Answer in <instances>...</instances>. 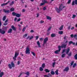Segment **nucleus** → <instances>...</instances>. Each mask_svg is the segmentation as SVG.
Returning a JSON list of instances; mask_svg holds the SVG:
<instances>
[{
	"mask_svg": "<svg viewBox=\"0 0 77 77\" xmlns=\"http://www.w3.org/2000/svg\"><path fill=\"white\" fill-rule=\"evenodd\" d=\"M66 7V6H63V5L61 4L59 7V8L56 7L55 8V9L57 11V13H60V11H62L63 9V8H64Z\"/></svg>",
	"mask_w": 77,
	"mask_h": 77,
	"instance_id": "obj_1",
	"label": "nucleus"
},
{
	"mask_svg": "<svg viewBox=\"0 0 77 77\" xmlns=\"http://www.w3.org/2000/svg\"><path fill=\"white\" fill-rule=\"evenodd\" d=\"M69 51H70V48H68L66 50V54H68L69 56H71L72 55V52H70L68 54V53L69 52Z\"/></svg>",
	"mask_w": 77,
	"mask_h": 77,
	"instance_id": "obj_2",
	"label": "nucleus"
},
{
	"mask_svg": "<svg viewBox=\"0 0 77 77\" xmlns=\"http://www.w3.org/2000/svg\"><path fill=\"white\" fill-rule=\"evenodd\" d=\"M68 41H66L65 42V44H63L61 46V48H66V45H67V44H68Z\"/></svg>",
	"mask_w": 77,
	"mask_h": 77,
	"instance_id": "obj_3",
	"label": "nucleus"
},
{
	"mask_svg": "<svg viewBox=\"0 0 77 77\" xmlns=\"http://www.w3.org/2000/svg\"><path fill=\"white\" fill-rule=\"evenodd\" d=\"M19 54V53H18V52L17 51H15L14 57H13V59H14V60H16V58H17V56H18Z\"/></svg>",
	"mask_w": 77,
	"mask_h": 77,
	"instance_id": "obj_4",
	"label": "nucleus"
},
{
	"mask_svg": "<svg viewBox=\"0 0 77 77\" xmlns=\"http://www.w3.org/2000/svg\"><path fill=\"white\" fill-rule=\"evenodd\" d=\"M48 37H46L45 39H44L43 41V47H44L45 44H47V41H48Z\"/></svg>",
	"mask_w": 77,
	"mask_h": 77,
	"instance_id": "obj_5",
	"label": "nucleus"
},
{
	"mask_svg": "<svg viewBox=\"0 0 77 77\" xmlns=\"http://www.w3.org/2000/svg\"><path fill=\"white\" fill-rule=\"evenodd\" d=\"M26 54H30V50H29V48H26Z\"/></svg>",
	"mask_w": 77,
	"mask_h": 77,
	"instance_id": "obj_6",
	"label": "nucleus"
},
{
	"mask_svg": "<svg viewBox=\"0 0 77 77\" xmlns=\"http://www.w3.org/2000/svg\"><path fill=\"white\" fill-rule=\"evenodd\" d=\"M5 30L2 29H0V33H1L2 35H4V34H5Z\"/></svg>",
	"mask_w": 77,
	"mask_h": 77,
	"instance_id": "obj_7",
	"label": "nucleus"
},
{
	"mask_svg": "<svg viewBox=\"0 0 77 77\" xmlns=\"http://www.w3.org/2000/svg\"><path fill=\"white\" fill-rule=\"evenodd\" d=\"M4 12L5 13H7V14H9V12H10V11L9 10H6L5 9H3Z\"/></svg>",
	"mask_w": 77,
	"mask_h": 77,
	"instance_id": "obj_8",
	"label": "nucleus"
},
{
	"mask_svg": "<svg viewBox=\"0 0 77 77\" xmlns=\"http://www.w3.org/2000/svg\"><path fill=\"white\" fill-rule=\"evenodd\" d=\"M10 2V1H9L8 2H7L6 3H4L3 4H1V6L2 7H3V6H5V5H8L9 3V2Z\"/></svg>",
	"mask_w": 77,
	"mask_h": 77,
	"instance_id": "obj_9",
	"label": "nucleus"
},
{
	"mask_svg": "<svg viewBox=\"0 0 77 77\" xmlns=\"http://www.w3.org/2000/svg\"><path fill=\"white\" fill-rule=\"evenodd\" d=\"M68 71H69V67H66L63 70L64 71H66V72Z\"/></svg>",
	"mask_w": 77,
	"mask_h": 77,
	"instance_id": "obj_10",
	"label": "nucleus"
},
{
	"mask_svg": "<svg viewBox=\"0 0 77 77\" xmlns=\"http://www.w3.org/2000/svg\"><path fill=\"white\" fill-rule=\"evenodd\" d=\"M37 44L38 45V47L39 48H40L41 47V45H40V43L39 42V41H38L37 42Z\"/></svg>",
	"mask_w": 77,
	"mask_h": 77,
	"instance_id": "obj_11",
	"label": "nucleus"
},
{
	"mask_svg": "<svg viewBox=\"0 0 77 77\" xmlns=\"http://www.w3.org/2000/svg\"><path fill=\"white\" fill-rule=\"evenodd\" d=\"M73 44V45H75V43L73 42L72 41H70L69 42V44Z\"/></svg>",
	"mask_w": 77,
	"mask_h": 77,
	"instance_id": "obj_12",
	"label": "nucleus"
},
{
	"mask_svg": "<svg viewBox=\"0 0 77 77\" xmlns=\"http://www.w3.org/2000/svg\"><path fill=\"white\" fill-rule=\"evenodd\" d=\"M16 16L18 18H20V17H21V14H17L16 15Z\"/></svg>",
	"mask_w": 77,
	"mask_h": 77,
	"instance_id": "obj_13",
	"label": "nucleus"
},
{
	"mask_svg": "<svg viewBox=\"0 0 77 77\" xmlns=\"http://www.w3.org/2000/svg\"><path fill=\"white\" fill-rule=\"evenodd\" d=\"M11 27L14 30H16V28L14 26L12 25L11 26Z\"/></svg>",
	"mask_w": 77,
	"mask_h": 77,
	"instance_id": "obj_14",
	"label": "nucleus"
},
{
	"mask_svg": "<svg viewBox=\"0 0 77 77\" xmlns=\"http://www.w3.org/2000/svg\"><path fill=\"white\" fill-rule=\"evenodd\" d=\"M56 36V34L54 33H52L51 35V36L52 38H53L54 37H55Z\"/></svg>",
	"mask_w": 77,
	"mask_h": 77,
	"instance_id": "obj_15",
	"label": "nucleus"
},
{
	"mask_svg": "<svg viewBox=\"0 0 77 77\" xmlns=\"http://www.w3.org/2000/svg\"><path fill=\"white\" fill-rule=\"evenodd\" d=\"M11 65L12 68H14L15 67V64H14V63L12 61L11 63Z\"/></svg>",
	"mask_w": 77,
	"mask_h": 77,
	"instance_id": "obj_16",
	"label": "nucleus"
},
{
	"mask_svg": "<svg viewBox=\"0 0 77 77\" xmlns=\"http://www.w3.org/2000/svg\"><path fill=\"white\" fill-rule=\"evenodd\" d=\"M47 20H51V17H50V16H48L46 17Z\"/></svg>",
	"mask_w": 77,
	"mask_h": 77,
	"instance_id": "obj_17",
	"label": "nucleus"
},
{
	"mask_svg": "<svg viewBox=\"0 0 77 77\" xmlns=\"http://www.w3.org/2000/svg\"><path fill=\"white\" fill-rule=\"evenodd\" d=\"M6 18V16H4L2 19L3 21H5Z\"/></svg>",
	"mask_w": 77,
	"mask_h": 77,
	"instance_id": "obj_18",
	"label": "nucleus"
},
{
	"mask_svg": "<svg viewBox=\"0 0 77 77\" xmlns=\"http://www.w3.org/2000/svg\"><path fill=\"white\" fill-rule=\"evenodd\" d=\"M63 25H62L59 28L60 30H63Z\"/></svg>",
	"mask_w": 77,
	"mask_h": 77,
	"instance_id": "obj_19",
	"label": "nucleus"
},
{
	"mask_svg": "<svg viewBox=\"0 0 77 77\" xmlns=\"http://www.w3.org/2000/svg\"><path fill=\"white\" fill-rule=\"evenodd\" d=\"M12 29H10L8 31V33H12Z\"/></svg>",
	"mask_w": 77,
	"mask_h": 77,
	"instance_id": "obj_20",
	"label": "nucleus"
},
{
	"mask_svg": "<svg viewBox=\"0 0 77 77\" xmlns=\"http://www.w3.org/2000/svg\"><path fill=\"white\" fill-rule=\"evenodd\" d=\"M60 51L59 50H57L55 51V54H59V52H60Z\"/></svg>",
	"mask_w": 77,
	"mask_h": 77,
	"instance_id": "obj_21",
	"label": "nucleus"
},
{
	"mask_svg": "<svg viewBox=\"0 0 77 77\" xmlns=\"http://www.w3.org/2000/svg\"><path fill=\"white\" fill-rule=\"evenodd\" d=\"M42 2L43 3H44V4H45V3H47V1L46 0H43L42 1Z\"/></svg>",
	"mask_w": 77,
	"mask_h": 77,
	"instance_id": "obj_22",
	"label": "nucleus"
},
{
	"mask_svg": "<svg viewBox=\"0 0 77 77\" xmlns=\"http://www.w3.org/2000/svg\"><path fill=\"white\" fill-rule=\"evenodd\" d=\"M25 74H26L28 76H29L30 73L29 72H27L26 73H25Z\"/></svg>",
	"mask_w": 77,
	"mask_h": 77,
	"instance_id": "obj_23",
	"label": "nucleus"
},
{
	"mask_svg": "<svg viewBox=\"0 0 77 77\" xmlns=\"http://www.w3.org/2000/svg\"><path fill=\"white\" fill-rule=\"evenodd\" d=\"M63 31H60L58 32V33L60 34V35H62L63 34Z\"/></svg>",
	"mask_w": 77,
	"mask_h": 77,
	"instance_id": "obj_24",
	"label": "nucleus"
},
{
	"mask_svg": "<svg viewBox=\"0 0 77 77\" xmlns=\"http://www.w3.org/2000/svg\"><path fill=\"white\" fill-rule=\"evenodd\" d=\"M12 15H13V16H16V15H17V13H15V12H13L12 13Z\"/></svg>",
	"mask_w": 77,
	"mask_h": 77,
	"instance_id": "obj_25",
	"label": "nucleus"
},
{
	"mask_svg": "<svg viewBox=\"0 0 77 77\" xmlns=\"http://www.w3.org/2000/svg\"><path fill=\"white\" fill-rule=\"evenodd\" d=\"M45 71L46 72H50V70L47 69H45Z\"/></svg>",
	"mask_w": 77,
	"mask_h": 77,
	"instance_id": "obj_26",
	"label": "nucleus"
},
{
	"mask_svg": "<svg viewBox=\"0 0 77 77\" xmlns=\"http://www.w3.org/2000/svg\"><path fill=\"white\" fill-rule=\"evenodd\" d=\"M8 67H9V68H10V69H12V66L10 64H8Z\"/></svg>",
	"mask_w": 77,
	"mask_h": 77,
	"instance_id": "obj_27",
	"label": "nucleus"
},
{
	"mask_svg": "<svg viewBox=\"0 0 77 77\" xmlns=\"http://www.w3.org/2000/svg\"><path fill=\"white\" fill-rule=\"evenodd\" d=\"M58 50H59V51H60V50H61V46H59L58 47Z\"/></svg>",
	"mask_w": 77,
	"mask_h": 77,
	"instance_id": "obj_28",
	"label": "nucleus"
},
{
	"mask_svg": "<svg viewBox=\"0 0 77 77\" xmlns=\"http://www.w3.org/2000/svg\"><path fill=\"white\" fill-rule=\"evenodd\" d=\"M14 10H15V9H14V8H12L10 9V11L12 12L13 11H14Z\"/></svg>",
	"mask_w": 77,
	"mask_h": 77,
	"instance_id": "obj_29",
	"label": "nucleus"
},
{
	"mask_svg": "<svg viewBox=\"0 0 77 77\" xmlns=\"http://www.w3.org/2000/svg\"><path fill=\"white\" fill-rule=\"evenodd\" d=\"M51 74H52V75H54L55 74V72H54L53 71H51Z\"/></svg>",
	"mask_w": 77,
	"mask_h": 77,
	"instance_id": "obj_30",
	"label": "nucleus"
},
{
	"mask_svg": "<svg viewBox=\"0 0 77 77\" xmlns=\"http://www.w3.org/2000/svg\"><path fill=\"white\" fill-rule=\"evenodd\" d=\"M55 72L56 75H58V74H59V73H58V70H57L56 71H55Z\"/></svg>",
	"mask_w": 77,
	"mask_h": 77,
	"instance_id": "obj_31",
	"label": "nucleus"
},
{
	"mask_svg": "<svg viewBox=\"0 0 77 77\" xmlns=\"http://www.w3.org/2000/svg\"><path fill=\"white\" fill-rule=\"evenodd\" d=\"M56 64V62H54L52 63V66L54 68V66L55 65V64Z\"/></svg>",
	"mask_w": 77,
	"mask_h": 77,
	"instance_id": "obj_32",
	"label": "nucleus"
},
{
	"mask_svg": "<svg viewBox=\"0 0 77 77\" xmlns=\"http://www.w3.org/2000/svg\"><path fill=\"white\" fill-rule=\"evenodd\" d=\"M3 75V72H2L0 73V77H2Z\"/></svg>",
	"mask_w": 77,
	"mask_h": 77,
	"instance_id": "obj_33",
	"label": "nucleus"
},
{
	"mask_svg": "<svg viewBox=\"0 0 77 77\" xmlns=\"http://www.w3.org/2000/svg\"><path fill=\"white\" fill-rule=\"evenodd\" d=\"M45 66V64L44 63L42 64V67L43 68H44Z\"/></svg>",
	"mask_w": 77,
	"mask_h": 77,
	"instance_id": "obj_34",
	"label": "nucleus"
},
{
	"mask_svg": "<svg viewBox=\"0 0 77 77\" xmlns=\"http://www.w3.org/2000/svg\"><path fill=\"white\" fill-rule=\"evenodd\" d=\"M66 55L65 54H63L61 55V57H62L63 58V57H65V56Z\"/></svg>",
	"mask_w": 77,
	"mask_h": 77,
	"instance_id": "obj_35",
	"label": "nucleus"
},
{
	"mask_svg": "<svg viewBox=\"0 0 77 77\" xmlns=\"http://www.w3.org/2000/svg\"><path fill=\"white\" fill-rule=\"evenodd\" d=\"M74 57L75 59L76 60H77V54H76L75 56H74Z\"/></svg>",
	"mask_w": 77,
	"mask_h": 77,
	"instance_id": "obj_36",
	"label": "nucleus"
},
{
	"mask_svg": "<svg viewBox=\"0 0 77 77\" xmlns=\"http://www.w3.org/2000/svg\"><path fill=\"white\" fill-rule=\"evenodd\" d=\"M76 65H77V64H76V63H74L73 66V68H75Z\"/></svg>",
	"mask_w": 77,
	"mask_h": 77,
	"instance_id": "obj_37",
	"label": "nucleus"
},
{
	"mask_svg": "<svg viewBox=\"0 0 77 77\" xmlns=\"http://www.w3.org/2000/svg\"><path fill=\"white\" fill-rule=\"evenodd\" d=\"M74 37L75 38V39H77V35H74Z\"/></svg>",
	"mask_w": 77,
	"mask_h": 77,
	"instance_id": "obj_38",
	"label": "nucleus"
},
{
	"mask_svg": "<svg viewBox=\"0 0 77 77\" xmlns=\"http://www.w3.org/2000/svg\"><path fill=\"white\" fill-rule=\"evenodd\" d=\"M26 36H27V34H26L23 35V38H26Z\"/></svg>",
	"mask_w": 77,
	"mask_h": 77,
	"instance_id": "obj_39",
	"label": "nucleus"
},
{
	"mask_svg": "<svg viewBox=\"0 0 77 77\" xmlns=\"http://www.w3.org/2000/svg\"><path fill=\"white\" fill-rule=\"evenodd\" d=\"M74 62V61H72L71 63V65H73Z\"/></svg>",
	"mask_w": 77,
	"mask_h": 77,
	"instance_id": "obj_40",
	"label": "nucleus"
},
{
	"mask_svg": "<svg viewBox=\"0 0 77 77\" xmlns=\"http://www.w3.org/2000/svg\"><path fill=\"white\" fill-rule=\"evenodd\" d=\"M7 29H8V26H4V30H7Z\"/></svg>",
	"mask_w": 77,
	"mask_h": 77,
	"instance_id": "obj_41",
	"label": "nucleus"
},
{
	"mask_svg": "<svg viewBox=\"0 0 77 77\" xmlns=\"http://www.w3.org/2000/svg\"><path fill=\"white\" fill-rule=\"evenodd\" d=\"M40 71H43V68H42V67L40 68Z\"/></svg>",
	"mask_w": 77,
	"mask_h": 77,
	"instance_id": "obj_42",
	"label": "nucleus"
},
{
	"mask_svg": "<svg viewBox=\"0 0 77 77\" xmlns=\"http://www.w3.org/2000/svg\"><path fill=\"white\" fill-rule=\"evenodd\" d=\"M34 56H35V53L33 52H31Z\"/></svg>",
	"mask_w": 77,
	"mask_h": 77,
	"instance_id": "obj_43",
	"label": "nucleus"
},
{
	"mask_svg": "<svg viewBox=\"0 0 77 77\" xmlns=\"http://www.w3.org/2000/svg\"><path fill=\"white\" fill-rule=\"evenodd\" d=\"M25 30H26V27H24L22 31L23 32H24L25 31Z\"/></svg>",
	"mask_w": 77,
	"mask_h": 77,
	"instance_id": "obj_44",
	"label": "nucleus"
},
{
	"mask_svg": "<svg viewBox=\"0 0 77 77\" xmlns=\"http://www.w3.org/2000/svg\"><path fill=\"white\" fill-rule=\"evenodd\" d=\"M71 0H69L67 2V3L68 4H70V3H71Z\"/></svg>",
	"mask_w": 77,
	"mask_h": 77,
	"instance_id": "obj_45",
	"label": "nucleus"
},
{
	"mask_svg": "<svg viewBox=\"0 0 77 77\" xmlns=\"http://www.w3.org/2000/svg\"><path fill=\"white\" fill-rule=\"evenodd\" d=\"M8 23H6H6L5 22V23H4L3 24V25L4 26H6V25H8Z\"/></svg>",
	"mask_w": 77,
	"mask_h": 77,
	"instance_id": "obj_46",
	"label": "nucleus"
},
{
	"mask_svg": "<svg viewBox=\"0 0 77 77\" xmlns=\"http://www.w3.org/2000/svg\"><path fill=\"white\" fill-rule=\"evenodd\" d=\"M76 17V15L74 14L73 15V16L72 17V18H75V17Z\"/></svg>",
	"mask_w": 77,
	"mask_h": 77,
	"instance_id": "obj_47",
	"label": "nucleus"
},
{
	"mask_svg": "<svg viewBox=\"0 0 77 77\" xmlns=\"http://www.w3.org/2000/svg\"><path fill=\"white\" fill-rule=\"evenodd\" d=\"M33 38V36H32L30 37L29 38V40H31V39H32Z\"/></svg>",
	"mask_w": 77,
	"mask_h": 77,
	"instance_id": "obj_48",
	"label": "nucleus"
},
{
	"mask_svg": "<svg viewBox=\"0 0 77 77\" xmlns=\"http://www.w3.org/2000/svg\"><path fill=\"white\" fill-rule=\"evenodd\" d=\"M74 3H75V2H74V1H73L72 2V6H73V5H74Z\"/></svg>",
	"mask_w": 77,
	"mask_h": 77,
	"instance_id": "obj_49",
	"label": "nucleus"
},
{
	"mask_svg": "<svg viewBox=\"0 0 77 77\" xmlns=\"http://www.w3.org/2000/svg\"><path fill=\"white\" fill-rule=\"evenodd\" d=\"M64 40H66V36H65L63 38Z\"/></svg>",
	"mask_w": 77,
	"mask_h": 77,
	"instance_id": "obj_50",
	"label": "nucleus"
},
{
	"mask_svg": "<svg viewBox=\"0 0 77 77\" xmlns=\"http://www.w3.org/2000/svg\"><path fill=\"white\" fill-rule=\"evenodd\" d=\"M75 5H77V0H75Z\"/></svg>",
	"mask_w": 77,
	"mask_h": 77,
	"instance_id": "obj_51",
	"label": "nucleus"
},
{
	"mask_svg": "<svg viewBox=\"0 0 77 77\" xmlns=\"http://www.w3.org/2000/svg\"><path fill=\"white\" fill-rule=\"evenodd\" d=\"M51 27L49 28L48 29V31H49V30H51Z\"/></svg>",
	"mask_w": 77,
	"mask_h": 77,
	"instance_id": "obj_52",
	"label": "nucleus"
},
{
	"mask_svg": "<svg viewBox=\"0 0 77 77\" xmlns=\"http://www.w3.org/2000/svg\"><path fill=\"white\" fill-rule=\"evenodd\" d=\"M38 38H39V36H37L36 37V40H37V39H38Z\"/></svg>",
	"mask_w": 77,
	"mask_h": 77,
	"instance_id": "obj_53",
	"label": "nucleus"
},
{
	"mask_svg": "<svg viewBox=\"0 0 77 77\" xmlns=\"http://www.w3.org/2000/svg\"><path fill=\"white\" fill-rule=\"evenodd\" d=\"M43 11H45V10H46V7H45L43 8Z\"/></svg>",
	"mask_w": 77,
	"mask_h": 77,
	"instance_id": "obj_54",
	"label": "nucleus"
},
{
	"mask_svg": "<svg viewBox=\"0 0 77 77\" xmlns=\"http://www.w3.org/2000/svg\"><path fill=\"white\" fill-rule=\"evenodd\" d=\"M21 20V18H19L17 20V22H19V21H20Z\"/></svg>",
	"mask_w": 77,
	"mask_h": 77,
	"instance_id": "obj_55",
	"label": "nucleus"
},
{
	"mask_svg": "<svg viewBox=\"0 0 77 77\" xmlns=\"http://www.w3.org/2000/svg\"><path fill=\"white\" fill-rule=\"evenodd\" d=\"M44 23V21H41L40 22V24H41L42 23Z\"/></svg>",
	"mask_w": 77,
	"mask_h": 77,
	"instance_id": "obj_56",
	"label": "nucleus"
},
{
	"mask_svg": "<svg viewBox=\"0 0 77 77\" xmlns=\"http://www.w3.org/2000/svg\"><path fill=\"white\" fill-rule=\"evenodd\" d=\"M20 64V61H18L17 62V65H19V64Z\"/></svg>",
	"mask_w": 77,
	"mask_h": 77,
	"instance_id": "obj_57",
	"label": "nucleus"
},
{
	"mask_svg": "<svg viewBox=\"0 0 77 77\" xmlns=\"http://www.w3.org/2000/svg\"><path fill=\"white\" fill-rule=\"evenodd\" d=\"M70 36H71V38H73V37H74V35L72 34L70 35Z\"/></svg>",
	"mask_w": 77,
	"mask_h": 77,
	"instance_id": "obj_58",
	"label": "nucleus"
},
{
	"mask_svg": "<svg viewBox=\"0 0 77 77\" xmlns=\"http://www.w3.org/2000/svg\"><path fill=\"white\" fill-rule=\"evenodd\" d=\"M45 5V4L44 3H41L40 4V6H42V5Z\"/></svg>",
	"mask_w": 77,
	"mask_h": 77,
	"instance_id": "obj_59",
	"label": "nucleus"
},
{
	"mask_svg": "<svg viewBox=\"0 0 77 77\" xmlns=\"http://www.w3.org/2000/svg\"><path fill=\"white\" fill-rule=\"evenodd\" d=\"M8 21H9V20H8V19L6 20L5 21V23H7Z\"/></svg>",
	"mask_w": 77,
	"mask_h": 77,
	"instance_id": "obj_60",
	"label": "nucleus"
},
{
	"mask_svg": "<svg viewBox=\"0 0 77 77\" xmlns=\"http://www.w3.org/2000/svg\"><path fill=\"white\" fill-rule=\"evenodd\" d=\"M30 32L31 33H33V32H34V31H33V30H31L30 31Z\"/></svg>",
	"mask_w": 77,
	"mask_h": 77,
	"instance_id": "obj_61",
	"label": "nucleus"
},
{
	"mask_svg": "<svg viewBox=\"0 0 77 77\" xmlns=\"http://www.w3.org/2000/svg\"><path fill=\"white\" fill-rule=\"evenodd\" d=\"M22 73H20V75H19L18 77H21V75H22Z\"/></svg>",
	"mask_w": 77,
	"mask_h": 77,
	"instance_id": "obj_62",
	"label": "nucleus"
},
{
	"mask_svg": "<svg viewBox=\"0 0 77 77\" xmlns=\"http://www.w3.org/2000/svg\"><path fill=\"white\" fill-rule=\"evenodd\" d=\"M48 75H49V76H51V74L50 73H48Z\"/></svg>",
	"mask_w": 77,
	"mask_h": 77,
	"instance_id": "obj_63",
	"label": "nucleus"
},
{
	"mask_svg": "<svg viewBox=\"0 0 77 77\" xmlns=\"http://www.w3.org/2000/svg\"><path fill=\"white\" fill-rule=\"evenodd\" d=\"M44 77H49V76H48L47 75H44Z\"/></svg>",
	"mask_w": 77,
	"mask_h": 77,
	"instance_id": "obj_64",
	"label": "nucleus"
}]
</instances>
